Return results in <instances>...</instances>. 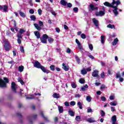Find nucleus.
Returning <instances> with one entry per match:
<instances>
[{
    "label": "nucleus",
    "instance_id": "27",
    "mask_svg": "<svg viewBox=\"0 0 124 124\" xmlns=\"http://www.w3.org/2000/svg\"><path fill=\"white\" fill-rule=\"evenodd\" d=\"M88 88H89V86H88L87 84H85L84 86L81 87V91L85 92V91H86V89H88Z\"/></svg>",
    "mask_w": 124,
    "mask_h": 124
},
{
    "label": "nucleus",
    "instance_id": "38",
    "mask_svg": "<svg viewBox=\"0 0 124 124\" xmlns=\"http://www.w3.org/2000/svg\"><path fill=\"white\" fill-rule=\"evenodd\" d=\"M47 39H48V41L49 43H52L54 41V39L53 38H51L50 37H48Z\"/></svg>",
    "mask_w": 124,
    "mask_h": 124
},
{
    "label": "nucleus",
    "instance_id": "3",
    "mask_svg": "<svg viewBox=\"0 0 124 124\" xmlns=\"http://www.w3.org/2000/svg\"><path fill=\"white\" fill-rule=\"evenodd\" d=\"M19 33H17V43L18 44H21L22 43V39L23 37L22 36V34L24 33V32H26V30H24L23 29H20L19 31Z\"/></svg>",
    "mask_w": 124,
    "mask_h": 124
},
{
    "label": "nucleus",
    "instance_id": "63",
    "mask_svg": "<svg viewBox=\"0 0 124 124\" xmlns=\"http://www.w3.org/2000/svg\"><path fill=\"white\" fill-rule=\"evenodd\" d=\"M75 97H76L77 98H79L81 97V95L80 94H76L75 95Z\"/></svg>",
    "mask_w": 124,
    "mask_h": 124
},
{
    "label": "nucleus",
    "instance_id": "35",
    "mask_svg": "<svg viewBox=\"0 0 124 124\" xmlns=\"http://www.w3.org/2000/svg\"><path fill=\"white\" fill-rule=\"evenodd\" d=\"M71 86L73 89H76L77 88V85L74 82L72 83Z\"/></svg>",
    "mask_w": 124,
    "mask_h": 124
},
{
    "label": "nucleus",
    "instance_id": "16",
    "mask_svg": "<svg viewBox=\"0 0 124 124\" xmlns=\"http://www.w3.org/2000/svg\"><path fill=\"white\" fill-rule=\"evenodd\" d=\"M116 78H120L119 81L121 83L124 82V78L121 77V74H116Z\"/></svg>",
    "mask_w": 124,
    "mask_h": 124
},
{
    "label": "nucleus",
    "instance_id": "60",
    "mask_svg": "<svg viewBox=\"0 0 124 124\" xmlns=\"http://www.w3.org/2000/svg\"><path fill=\"white\" fill-rule=\"evenodd\" d=\"M66 53L68 54H70V53H71V49H70L69 48H68L66 50Z\"/></svg>",
    "mask_w": 124,
    "mask_h": 124
},
{
    "label": "nucleus",
    "instance_id": "2",
    "mask_svg": "<svg viewBox=\"0 0 124 124\" xmlns=\"http://www.w3.org/2000/svg\"><path fill=\"white\" fill-rule=\"evenodd\" d=\"M114 2L116 5L114 6V5H112L111 8H114V9L112 10L113 13H114L115 16H117V15H119V12H118V10L119 9H118V6L121 4V1L120 0H114Z\"/></svg>",
    "mask_w": 124,
    "mask_h": 124
},
{
    "label": "nucleus",
    "instance_id": "54",
    "mask_svg": "<svg viewBox=\"0 0 124 124\" xmlns=\"http://www.w3.org/2000/svg\"><path fill=\"white\" fill-rule=\"evenodd\" d=\"M109 99L110 100H114L115 99V96L114 95H110L109 96Z\"/></svg>",
    "mask_w": 124,
    "mask_h": 124
},
{
    "label": "nucleus",
    "instance_id": "9",
    "mask_svg": "<svg viewBox=\"0 0 124 124\" xmlns=\"http://www.w3.org/2000/svg\"><path fill=\"white\" fill-rule=\"evenodd\" d=\"M76 43H77V44H78V47L80 51H83V50H84V48H83V46H82V45H81V43L79 41V40L76 39Z\"/></svg>",
    "mask_w": 124,
    "mask_h": 124
},
{
    "label": "nucleus",
    "instance_id": "26",
    "mask_svg": "<svg viewBox=\"0 0 124 124\" xmlns=\"http://www.w3.org/2000/svg\"><path fill=\"white\" fill-rule=\"evenodd\" d=\"M111 121L112 123H116L117 122V116L114 115L111 117Z\"/></svg>",
    "mask_w": 124,
    "mask_h": 124
},
{
    "label": "nucleus",
    "instance_id": "6",
    "mask_svg": "<svg viewBox=\"0 0 124 124\" xmlns=\"http://www.w3.org/2000/svg\"><path fill=\"white\" fill-rule=\"evenodd\" d=\"M89 11L92 12V11H94V10H98V7H95L93 3H91L89 5Z\"/></svg>",
    "mask_w": 124,
    "mask_h": 124
},
{
    "label": "nucleus",
    "instance_id": "24",
    "mask_svg": "<svg viewBox=\"0 0 124 124\" xmlns=\"http://www.w3.org/2000/svg\"><path fill=\"white\" fill-rule=\"evenodd\" d=\"M68 113H69V115H70V116H71V117H74L75 115V113L74 112V111L70 109L69 110Z\"/></svg>",
    "mask_w": 124,
    "mask_h": 124
},
{
    "label": "nucleus",
    "instance_id": "59",
    "mask_svg": "<svg viewBox=\"0 0 124 124\" xmlns=\"http://www.w3.org/2000/svg\"><path fill=\"white\" fill-rule=\"evenodd\" d=\"M93 112V109L91 108H88L87 109V113H92Z\"/></svg>",
    "mask_w": 124,
    "mask_h": 124
},
{
    "label": "nucleus",
    "instance_id": "34",
    "mask_svg": "<svg viewBox=\"0 0 124 124\" xmlns=\"http://www.w3.org/2000/svg\"><path fill=\"white\" fill-rule=\"evenodd\" d=\"M88 72H87V70L85 69H83L81 70V74H82V75H86V74H87Z\"/></svg>",
    "mask_w": 124,
    "mask_h": 124
},
{
    "label": "nucleus",
    "instance_id": "23",
    "mask_svg": "<svg viewBox=\"0 0 124 124\" xmlns=\"http://www.w3.org/2000/svg\"><path fill=\"white\" fill-rule=\"evenodd\" d=\"M118 42H119V39H118V38H116L112 42V44L113 46H115V45H117Z\"/></svg>",
    "mask_w": 124,
    "mask_h": 124
},
{
    "label": "nucleus",
    "instance_id": "47",
    "mask_svg": "<svg viewBox=\"0 0 124 124\" xmlns=\"http://www.w3.org/2000/svg\"><path fill=\"white\" fill-rule=\"evenodd\" d=\"M43 118L44 119L45 121H46V122L47 123H49L50 122V120H49L48 117L45 116L44 117H43Z\"/></svg>",
    "mask_w": 124,
    "mask_h": 124
},
{
    "label": "nucleus",
    "instance_id": "36",
    "mask_svg": "<svg viewBox=\"0 0 124 124\" xmlns=\"http://www.w3.org/2000/svg\"><path fill=\"white\" fill-rule=\"evenodd\" d=\"M30 18L32 21H35L36 20V17H35V16L34 15L31 16Z\"/></svg>",
    "mask_w": 124,
    "mask_h": 124
},
{
    "label": "nucleus",
    "instance_id": "40",
    "mask_svg": "<svg viewBox=\"0 0 124 124\" xmlns=\"http://www.w3.org/2000/svg\"><path fill=\"white\" fill-rule=\"evenodd\" d=\"M86 100L88 101V102H91L92 100V97H91V96H87Z\"/></svg>",
    "mask_w": 124,
    "mask_h": 124
},
{
    "label": "nucleus",
    "instance_id": "25",
    "mask_svg": "<svg viewBox=\"0 0 124 124\" xmlns=\"http://www.w3.org/2000/svg\"><path fill=\"white\" fill-rule=\"evenodd\" d=\"M24 68V66L21 65L18 67V71H19V72H23Z\"/></svg>",
    "mask_w": 124,
    "mask_h": 124
},
{
    "label": "nucleus",
    "instance_id": "4",
    "mask_svg": "<svg viewBox=\"0 0 124 124\" xmlns=\"http://www.w3.org/2000/svg\"><path fill=\"white\" fill-rule=\"evenodd\" d=\"M4 48L7 52H8L10 50V48H11V45H10V43L8 41V40L5 39L4 41Z\"/></svg>",
    "mask_w": 124,
    "mask_h": 124
},
{
    "label": "nucleus",
    "instance_id": "21",
    "mask_svg": "<svg viewBox=\"0 0 124 124\" xmlns=\"http://www.w3.org/2000/svg\"><path fill=\"white\" fill-rule=\"evenodd\" d=\"M34 26L37 31H41V30H42L41 27H40L38 24L34 23Z\"/></svg>",
    "mask_w": 124,
    "mask_h": 124
},
{
    "label": "nucleus",
    "instance_id": "57",
    "mask_svg": "<svg viewBox=\"0 0 124 124\" xmlns=\"http://www.w3.org/2000/svg\"><path fill=\"white\" fill-rule=\"evenodd\" d=\"M101 78H103L104 77H105V74H104V72H102V73L101 74Z\"/></svg>",
    "mask_w": 124,
    "mask_h": 124
},
{
    "label": "nucleus",
    "instance_id": "53",
    "mask_svg": "<svg viewBox=\"0 0 124 124\" xmlns=\"http://www.w3.org/2000/svg\"><path fill=\"white\" fill-rule=\"evenodd\" d=\"M87 56L88 57H89V58H90L92 60H94V57L93 55L88 54L87 55Z\"/></svg>",
    "mask_w": 124,
    "mask_h": 124
},
{
    "label": "nucleus",
    "instance_id": "18",
    "mask_svg": "<svg viewBox=\"0 0 124 124\" xmlns=\"http://www.w3.org/2000/svg\"><path fill=\"white\" fill-rule=\"evenodd\" d=\"M58 110L60 114H62V113H63V107L62 106H58Z\"/></svg>",
    "mask_w": 124,
    "mask_h": 124
},
{
    "label": "nucleus",
    "instance_id": "17",
    "mask_svg": "<svg viewBox=\"0 0 124 124\" xmlns=\"http://www.w3.org/2000/svg\"><path fill=\"white\" fill-rule=\"evenodd\" d=\"M36 118H37V114H35L33 116H29L27 117V119L28 120H31V119H36Z\"/></svg>",
    "mask_w": 124,
    "mask_h": 124
},
{
    "label": "nucleus",
    "instance_id": "39",
    "mask_svg": "<svg viewBox=\"0 0 124 124\" xmlns=\"http://www.w3.org/2000/svg\"><path fill=\"white\" fill-rule=\"evenodd\" d=\"M79 82L80 83V84H85L86 81L85 79H84V78H80L79 80Z\"/></svg>",
    "mask_w": 124,
    "mask_h": 124
},
{
    "label": "nucleus",
    "instance_id": "31",
    "mask_svg": "<svg viewBox=\"0 0 124 124\" xmlns=\"http://www.w3.org/2000/svg\"><path fill=\"white\" fill-rule=\"evenodd\" d=\"M18 82H19L20 83V84H21V85L25 84V82H24V81H23V79L22 78H18Z\"/></svg>",
    "mask_w": 124,
    "mask_h": 124
},
{
    "label": "nucleus",
    "instance_id": "20",
    "mask_svg": "<svg viewBox=\"0 0 124 124\" xmlns=\"http://www.w3.org/2000/svg\"><path fill=\"white\" fill-rule=\"evenodd\" d=\"M34 33L35 36H36L37 38H40V33L38 31H34Z\"/></svg>",
    "mask_w": 124,
    "mask_h": 124
},
{
    "label": "nucleus",
    "instance_id": "28",
    "mask_svg": "<svg viewBox=\"0 0 124 124\" xmlns=\"http://www.w3.org/2000/svg\"><path fill=\"white\" fill-rule=\"evenodd\" d=\"M49 68L51 71H55V70H56V66L54 65H51L49 66Z\"/></svg>",
    "mask_w": 124,
    "mask_h": 124
},
{
    "label": "nucleus",
    "instance_id": "15",
    "mask_svg": "<svg viewBox=\"0 0 124 124\" xmlns=\"http://www.w3.org/2000/svg\"><path fill=\"white\" fill-rule=\"evenodd\" d=\"M62 65L63 66L62 68L65 71H68V70H69V66L65 65V63H63Z\"/></svg>",
    "mask_w": 124,
    "mask_h": 124
},
{
    "label": "nucleus",
    "instance_id": "55",
    "mask_svg": "<svg viewBox=\"0 0 124 124\" xmlns=\"http://www.w3.org/2000/svg\"><path fill=\"white\" fill-rule=\"evenodd\" d=\"M29 13L30 14H33V13H34V10L32 9H31L29 10Z\"/></svg>",
    "mask_w": 124,
    "mask_h": 124
},
{
    "label": "nucleus",
    "instance_id": "49",
    "mask_svg": "<svg viewBox=\"0 0 124 124\" xmlns=\"http://www.w3.org/2000/svg\"><path fill=\"white\" fill-rule=\"evenodd\" d=\"M67 7L71 8L72 7V4L71 3H67Z\"/></svg>",
    "mask_w": 124,
    "mask_h": 124
},
{
    "label": "nucleus",
    "instance_id": "33",
    "mask_svg": "<svg viewBox=\"0 0 124 124\" xmlns=\"http://www.w3.org/2000/svg\"><path fill=\"white\" fill-rule=\"evenodd\" d=\"M78 106L79 107V109H83V106H82V104L81 103V102H78L77 103Z\"/></svg>",
    "mask_w": 124,
    "mask_h": 124
},
{
    "label": "nucleus",
    "instance_id": "14",
    "mask_svg": "<svg viewBox=\"0 0 124 124\" xmlns=\"http://www.w3.org/2000/svg\"><path fill=\"white\" fill-rule=\"evenodd\" d=\"M105 15V12H104L103 11H100L99 12H97L95 13V16H103Z\"/></svg>",
    "mask_w": 124,
    "mask_h": 124
},
{
    "label": "nucleus",
    "instance_id": "8",
    "mask_svg": "<svg viewBox=\"0 0 124 124\" xmlns=\"http://www.w3.org/2000/svg\"><path fill=\"white\" fill-rule=\"evenodd\" d=\"M98 72H99L97 70H95L92 73V76L93 77H96L97 79H99V75H98Z\"/></svg>",
    "mask_w": 124,
    "mask_h": 124
},
{
    "label": "nucleus",
    "instance_id": "62",
    "mask_svg": "<svg viewBox=\"0 0 124 124\" xmlns=\"http://www.w3.org/2000/svg\"><path fill=\"white\" fill-rule=\"evenodd\" d=\"M17 117H18V118H23V116L21 115L20 113H16Z\"/></svg>",
    "mask_w": 124,
    "mask_h": 124
},
{
    "label": "nucleus",
    "instance_id": "13",
    "mask_svg": "<svg viewBox=\"0 0 124 124\" xmlns=\"http://www.w3.org/2000/svg\"><path fill=\"white\" fill-rule=\"evenodd\" d=\"M93 22L94 26H95V27H96L97 28H99V21H98V20H96V18H93Z\"/></svg>",
    "mask_w": 124,
    "mask_h": 124
},
{
    "label": "nucleus",
    "instance_id": "44",
    "mask_svg": "<svg viewBox=\"0 0 124 124\" xmlns=\"http://www.w3.org/2000/svg\"><path fill=\"white\" fill-rule=\"evenodd\" d=\"M87 122L89 123H94L95 121L93 120L92 118H89L88 119Z\"/></svg>",
    "mask_w": 124,
    "mask_h": 124
},
{
    "label": "nucleus",
    "instance_id": "30",
    "mask_svg": "<svg viewBox=\"0 0 124 124\" xmlns=\"http://www.w3.org/2000/svg\"><path fill=\"white\" fill-rule=\"evenodd\" d=\"M117 101H114L113 102H111L109 104L111 106H117Z\"/></svg>",
    "mask_w": 124,
    "mask_h": 124
},
{
    "label": "nucleus",
    "instance_id": "50",
    "mask_svg": "<svg viewBox=\"0 0 124 124\" xmlns=\"http://www.w3.org/2000/svg\"><path fill=\"white\" fill-rule=\"evenodd\" d=\"M20 51H21L22 53H25V50L24 49L23 46H20Z\"/></svg>",
    "mask_w": 124,
    "mask_h": 124
},
{
    "label": "nucleus",
    "instance_id": "43",
    "mask_svg": "<svg viewBox=\"0 0 124 124\" xmlns=\"http://www.w3.org/2000/svg\"><path fill=\"white\" fill-rule=\"evenodd\" d=\"M89 48L91 51H93V44H90L89 45Z\"/></svg>",
    "mask_w": 124,
    "mask_h": 124
},
{
    "label": "nucleus",
    "instance_id": "46",
    "mask_svg": "<svg viewBox=\"0 0 124 124\" xmlns=\"http://www.w3.org/2000/svg\"><path fill=\"white\" fill-rule=\"evenodd\" d=\"M101 117H105V112L103 110H101Z\"/></svg>",
    "mask_w": 124,
    "mask_h": 124
},
{
    "label": "nucleus",
    "instance_id": "29",
    "mask_svg": "<svg viewBox=\"0 0 124 124\" xmlns=\"http://www.w3.org/2000/svg\"><path fill=\"white\" fill-rule=\"evenodd\" d=\"M53 97L54 98H60V94L54 93L53 94Z\"/></svg>",
    "mask_w": 124,
    "mask_h": 124
},
{
    "label": "nucleus",
    "instance_id": "51",
    "mask_svg": "<svg viewBox=\"0 0 124 124\" xmlns=\"http://www.w3.org/2000/svg\"><path fill=\"white\" fill-rule=\"evenodd\" d=\"M76 121H77V122H79V121H80V120H81V117H80L79 116H77L76 117Z\"/></svg>",
    "mask_w": 124,
    "mask_h": 124
},
{
    "label": "nucleus",
    "instance_id": "19",
    "mask_svg": "<svg viewBox=\"0 0 124 124\" xmlns=\"http://www.w3.org/2000/svg\"><path fill=\"white\" fill-rule=\"evenodd\" d=\"M60 3L61 5H63V6H66L67 4V2L64 0H61L60 1Z\"/></svg>",
    "mask_w": 124,
    "mask_h": 124
},
{
    "label": "nucleus",
    "instance_id": "11",
    "mask_svg": "<svg viewBox=\"0 0 124 124\" xmlns=\"http://www.w3.org/2000/svg\"><path fill=\"white\" fill-rule=\"evenodd\" d=\"M11 89L13 92L17 93V91H16V83L15 82H12L11 83Z\"/></svg>",
    "mask_w": 124,
    "mask_h": 124
},
{
    "label": "nucleus",
    "instance_id": "41",
    "mask_svg": "<svg viewBox=\"0 0 124 124\" xmlns=\"http://www.w3.org/2000/svg\"><path fill=\"white\" fill-rule=\"evenodd\" d=\"M80 37L82 39H85V38H87V36H86V34H85L84 33H82V34H81Z\"/></svg>",
    "mask_w": 124,
    "mask_h": 124
},
{
    "label": "nucleus",
    "instance_id": "1",
    "mask_svg": "<svg viewBox=\"0 0 124 124\" xmlns=\"http://www.w3.org/2000/svg\"><path fill=\"white\" fill-rule=\"evenodd\" d=\"M34 67H35L36 68H38V69H41L43 72H44V73H46L47 74L51 72L50 70L46 69L45 67L41 65L40 62H39L37 61L35 62V63L34 64Z\"/></svg>",
    "mask_w": 124,
    "mask_h": 124
},
{
    "label": "nucleus",
    "instance_id": "58",
    "mask_svg": "<svg viewBox=\"0 0 124 124\" xmlns=\"http://www.w3.org/2000/svg\"><path fill=\"white\" fill-rule=\"evenodd\" d=\"M76 61L77 62H78V63H79L80 62V58H79V57H76Z\"/></svg>",
    "mask_w": 124,
    "mask_h": 124
},
{
    "label": "nucleus",
    "instance_id": "7",
    "mask_svg": "<svg viewBox=\"0 0 124 124\" xmlns=\"http://www.w3.org/2000/svg\"><path fill=\"white\" fill-rule=\"evenodd\" d=\"M115 4V0H112V2L110 3L108 1H106L104 3V5L107 6V7H111Z\"/></svg>",
    "mask_w": 124,
    "mask_h": 124
},
{
    "label": "nucleus",
    "instance_id": "45",
    "mask_svg": "<svg viewBox=\"0 0 124 124\" xmlns=\"http://www.w3.org/2000/svg\"><path fill=\"white\" fill-rule=\"evenodd\" d=\"M3 80H4V82H5V83H9V80L8 79V78H4Z\"/></svg>",
    "mask_w": 124,
    "mask_h": 124
},
{
    "label": "nucleus",
    "instance_id": "61",
    "mask_svg": "<svg viewBox=\"0 0 124 124\" xmlns=\"http://www.w3.org/2000/svg\"><path fill=\"white\" fill-rule=\"evenodd\" d=\"M101 99L102 101H106V98L104 96L101 97Z\"/></svg>",
    "mask_w": 124,
    "mask_h": 124
},
{
    "label": "nucleus",
    "instance_id": "64",
    "mask_svg": "<svg viewBox=\"0 0 124 124\" xmlns=\"http://www.w3.org/2000/svg\"><path fill=\"white\" fill-rule=\"evenodd\" d=\"M46 10L49 9V8H50V4H46Z\"/></svg>",
    "mask_w": 124,
    "mask_h": 124
},
{
    "label": "nucleus",
    "instance_id": "37",
    "mask_svg": "<svg viewBox=\"0 0 124 124\" xmlns=\"http://www.w3.org/2000/svg\"><path fill=\"white\" fill-rule=\"evenodd\" d=\"M19 15L21 17H22V18H25L26 17V15L21 11L19 12Z\"/></svg>",
    "mask_w": 124,
    "mask_h": 124
},
{
    "label": "nucleus",
    "instance_id": "22",
    "mask_svg": "<svg viewBox=\"0 0 124 124\" xmlns=\"http://www.w3.org/2000/svg\"><path fill=\"white\" fill-rule=\"evenodd\" d=\"M101 42L102 44H104V43H105V36H101Z\"/></svg>",
    "mask_w": 124,
    "mask_h": 124
},
{
    "label": "nucleus",
    "instance_id": "42",
    "mask_svg": "<svg viewBox=\"0 0 124 124\" xmlns=\"http://www.w3.org/2000/svg\"><path fill=\"white\" fill-rule=\"evenodd\" d=\"M73 11L75 12V13H78V11L79 10V9H78V7H74L73 9Z\"/></svg>",
    "mask_w": 124,
    "mask_h": 124
},
{
    "label": "nucleus",
    "instance_id": "56",
    "mask_svg": "<svg viewBox=\"0 0 124 124\" xmlns=\"http://www.w3.org/2000/svg\"><path fill=\"white\" fill-rule=\"evenodd\" d=\"M38 13L39 15H41L42 14V10L41 9L38 10Z\"/></svg>",
    "mask_w": 124,
    "mask_h": 124
},
{
    "label": "nucleus",
    "instance_id": "52",
    "mask_svg": "<svg viewBox=\"0 0 124 124\" xmlns=\"http://www.w3.org/2000/svg\"><path fill=\"white\" fill-rule=\"evenodd\" d=\"M39 25L40 26V27H42L43 26H44V24H43V22L39 20Z\"/></svg>",
    "mask_w": 124,
    "mask_h": 124
},
{
    "label": "nucleus",
    "instance_id": "48",
    "mask_svg": "<svg viewBox=\"0 0 124 124\" xmlns=\"http://www.w3.org/2000/svg\"><path fill=\"white\" fill-rule=\"evenodd\" d=\"M75 104H76V102H75V101H71L70 103V105H71V106H74Z\"/></svg>",
    "mask_w": 124,
    "mask_h": 124
},
{
    "label": "nucleus",
    "instance_id": "32",
    "mask_svg": "<svg viewBox=\"0 0 124 124\" xmlns=\"http://www.w3.org/2000/svg\"><path fill=\"white\" fill-rule=\"evenodd\" d=\"M107 28H108L109 29H115V25H112V24H108L107 25Z\"/></svg>",
    "mask_w": 124,
    "mask_h": 124
},
{
    "label": "nucleus",
    "instance_id": "10",
    "mask_svg": "<svg viewBox=\"0 0 124 124\" xmlns=\"http://www.w3.org/2000/svg\"><path fill=\"white\" fill-rule=\"evenodd\" d=\"M0 10H3L4 12H7L8 10V6L4 5L2 6L0 5Z\"/></svg>",
    "mask_w": 124,
    "mask_h": 124
},
{
    "label": "nucleus",
    "instance_id": "5",
    "mask_svg": "<svg viewBox=\"0 0 124 124\" xmlns=\"http://www.w3.org/2000/svg\"><path fill=\"white\" fill-rule=\"evenodd\" d=\"M48 38H49V36H47L46 34H44L43 35L42 37L40 38V39L42 43L47 44V39Z\"/></svg>",
    "mask_w": 124,
    "mask_h": 124
},
{
    "label": "nucleus",
    "instance_id": "12",
    "mask_svg": "<svg viewBox=\"0 0 124 124\" xmlns=\"http://www.w3.org/2000/svg\"><path fill=\"white\" fill-rule=\"evenodd\" d=\"M0 88H6V83L4 82V80L0 78Z\"/></svg>",
    "mask_w": 124,
    "mask_h": 124
}]
</instances>
